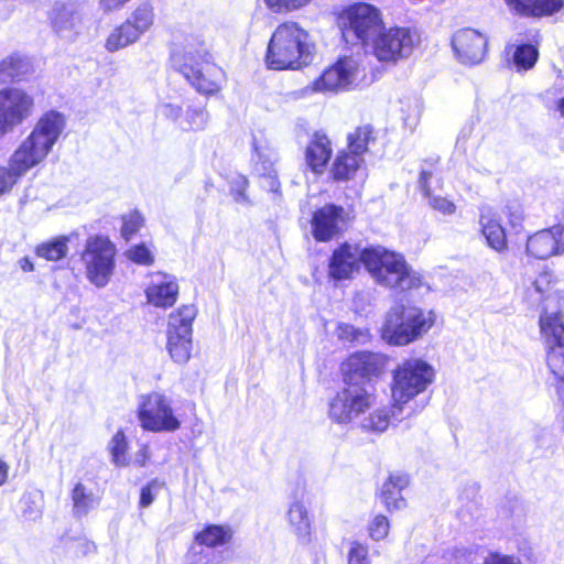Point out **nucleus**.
Wrapping results in <instances>:
<instances>
[{"label": "nucleus", "mask_w": 564, "mask_h": 564, "mask_svg": "<svg viewBox=\"0 0 564 564\" xmlns=\"http://www.w3.org/2000/svg\"><path fill=\"white\" fill-rule=\"evenodd\" d=\"M31 70V64L25 56L12 53L0 61V82L19 83Z\"/></svg>", "instance_id": "nucleus-32"}, {"label": "nucleus", "mask_w": 564, "mask_h": 564, "mask_svg": "<svg viewBox=\"0 0 564 564\" xmlns=\"http://www.w3.org/2000/svg\"><path fill=\"white\" fill-rule=\"evenodd\" d=\"M130 0H99L104 12H112L122 9Z\"/></svg>", "instance_id": "nucleus-51"}, {"label": "nucleus", "mask_w": 564, "mask_h": 564, "mask_svg": "<svg viewBox=\"0 0 564 564\" xmlns=\"http://www.w3.org/2000/svg\"><path fill=\"white\" fill-rule=\"evenodd\" d=\"M126 257L132 263L144 267H150L155 261L151 249L144 242L131 246L126 251Z\"/></svg>", "instance_id": "nucleus-43"}, {"label": "nucleus", "mask_w": 564, "mask_h": 564, "mask_svg": "<svg viewBox=\"0 0 564 564\" xmlns=\"http://www.w3.org/2000/svg\"><path fill=\"white\" fill-rule=\"evenodd\" d=\"M354 217L336 204H325L316 208L311 217V231L318 242H328L341 235Z\"/></svg>", "instance_id": "nucleus-17"}, {"label": "nucleus", "mask_w": 564, "mask_h": 564, "mask_svg": "<svg viewBox=\"0 0 564 564\" xmlns=\"http://www.w3.org/2000/svg\"><path fill=\"white\" fill-rule=\"evenodd\" d=\"M9 476V465L0 458V486L7 482Z\"/></svg>", "instance_id": "nucleus-53"}, {"label": "nucleus", "mask_w": 564, "mask_h": 564, "mask_svg": "<svg viewBox=\"0 0 564 564\" xmlns=\"http://www.w3.org/2000/svg\"><path fill=\"white\" fill-rule=\"evenodd\" d=\"M433 173L431 171L422 170L419 176V185L423 196L427 199V205L434 210L444 216H452L456 213L457 206L454 200L446 196L436 195L431 186Z\"/></svg>", "instance_id": "nucleus-29"}, {"label": "nucleus", "mask_w": 564, "mask_h": 564, "mask_svg": "<svg viewBox=\"0 0 564 564\" xmlns=\"http://www.w3.org/2000/svg\"><path fill=\"white\" fill-rule=\"evenodd\" d=\"M140 458L138 459V464L141 467H144L150 460V455L147 446H143L139 452Z\"/></svg>", "instance_id": "nucleus-54"}, {"label": "nucleus", "mask_w": 564, "mask_h": 564, "mask_svg": "<svg viewBox=\"0 0 564 564\" xmlns=\"http://www.w3.org/2000/svg\"><path fill=\"white\" fill-rule=\"evenodd\" d=\"M525 252L539 260L564 254V239L553 226H550L528 237Z\"/></svg>", "instance_id": "nucleus-23"}, {"label": "nucleus", "mask_w": 564, "mask_h": 564, "mask_svg": "<svg viewBox=\"0 0 564 564\" xmlns=\"http://www.w3.org/2000/svg\"><path fill=\"white\" fill-rule=\"evenodd\" d=\"M366 247L344 241L339 243L328 259V278L333 281L351 280L361 265L366 268Z\"/></svg>", "instance_id": "nucleus-18"}, {"label": "nucleus", "mask_w": 564, "mask_h": 564, "mask_svg": "<svg viewBox=\"0 0 564 564\" xmlns=\"http://www.w3.org/2000/svg\"><path fill=\"white\" fill-rule=\"evenodd\" d=\"M375 141L376 134L371 124L358 126L347 135V148L345 150L364 158L369 150V143Z\"/></svg>", "instance_id": "nucleus-35"}, {"label": "nucleus", "mask_w": 564, "mask_h": 564, "mask_svg": "<svg viewBox=\"0 0 564 564\" xmlns=\"http://www.w3.org/2000/svg\"><path fill=\"white\" fill-rule=\"evenodd\" d=\"M560 279L556 273L544 265L541 271L523 289V301L532 307H542L546 310L549 301H554L560 306L564 301V293L560 290Z\"/></svg>", "instance_id": "nucleus-19"}, {"label": "nucleus", "mask_w": 564, "mask_h": 564, "mask_svg": "<svg viewBox=\"0 0 564 564\" xmlns=\"http://www.w3.org/2000/svg\"><path fill=\"white\" fill-rule=\"evenodd\" d=\"M410 484V477L405 473H392L388 476L379 494L380 500L388 512L400 510L406 506L402 490Z\"/></svg>", "instance_id": "nucleus-26"}, {"label": "nucleus", "mask_w": 564, "mask_h": 564, "mask_svg": "<svg viewBox=\"0 0 564 564\" xmlns=\"http://www.w3.org/2000/svg\"><path fill=\"white\" fill-rule=\"evenodd\" d=\"M539 329L546 366L555 378L560 415L564 421V313L560 308L555 312L541 313Z\"/></svg>", "instance_id": "nucleus-5"}, {"label": "nucleus", "mask_w": 564, "mask_h": 564, "mask_svg": "<svg viewBox=\"0 0 564 564\" xmlns=\"http://www.w3.org/2000/svg\"><path fill=\"white\" fill-rule=\"evenodd\" d=\"M19 265L23 272L34 271V264L29 257H23L19 260Z\"/></svg>", "instance_id": "nucleus-52"}, {"label": "nucleus", "mask_w": 564, "mask_h": 564, "mask_svg": "<svg viewBox=\"0 0 564 564\" xmlns=\"http://www.w3.org/2000/svg\"><path fill=\"white\" fill-rule=\"evenodd\" d=\"M108 449L111 455V460L116 466L122 467L128 465L129 442L123 430H118L113 434L110 440Z\"/></svg>", "instance_id": "nucleus-36"}, {"label": "nucleus", "mask_w": 564, "mask_h": 564, "mask_svg": "<svg viewBox=\"0 0 564 564\" xmlns=\"http://www.w3.org/2000/svg\"><path fill=\"white\" fill-rule=\"evenodd\" d=\"M480 234L487 245L497 252H505L509 248L507 231L502 226L501 216L491 207H482L479 212Z\"/></svg>", "instance_id": "nucleus-24"}, {"label": "nucleus", "mask_w": 564, "mask_h": 564, "mask_svg": "<svg viewBox=\"0 0 564 564\" xmlns=\"http://www.w3.org/2000/svg\"><path fill=\"white\" fill-rule=\"evenodd\" d=\"M354 79V67L347 57H339L311 84L314 93H337L347 89Z\"/></svg>", "instance_id": "nucleus-21"}, {"label": "nucleus", "mask_w": 564, "mask_h": 564, "mask_svg": "<svg viewBox=\"0 0 564 564\" xmlns=\"http://www.w3.org/2000/svg\"><path fill=\"white\" fill-rule=\"evenodd\" d=\"M145 296L149 304L169 308L177 301L178 285L174 281L152 283L145 289Z\"/></svg>", "instance_id": "nucleus-31"}, {"label": "nucleus", "mask_w": 564, "mask_h": 564, "mask_svg": "<svg viewBox=\"0 0 564 564\" xmlns=\"http://www.w3.org/2000/svg\"><path fill=\"white\" fill-rule=\"evenodd\" d=\"M507 50L511 52L507 62L509 65L513 66L517 72H528L532 69L540 56L538 42L509 45Z\"/></svg>", "instance_id": "nucleus-30"}, {"label": "nucleus", "mask_w": 564, "mask_h": 564, "mask_svg": "<svg viewBox=\"0 0 564 564\" xmlns=\"http://www.w3.org/2000/svg\"><path fill=\"white\" fill-rule=\"evenodd\" d=\"M364 158L340 149L335 154L328 170V178L333 183H347L352 181L364 164Z\"/></svg>", "instance_id": "nucleus-27"}, {"label": "nucleus", "mask_w": 564, "mask_h": 564, "mask_svg": "<svg viewBox=\"0 0 564 564\" xmlns=\"http://www.w3.org/2000/svg\"><path fill=\"white\" fill-rule=\"evenodd\" d=\"M344 387L332 398L328 408L329 417L339 424L369 412L376 403V391H369L364 383L343 380Z\"/></svg>", "instance_id": "nucleus-8"}, {"label": "nucleus", "mask_w": 564, "mask_h": 564, "mask_svg": "<svg viewBox=\"0 0 564 564\" xmlns=\"http://www.w3.org/2000/svg\"><path fill=\"white\" fill-rule=\"evenodd\" d=\"M313 0H263L267 9L275 14H286L303 9Z\"/></svg>", "instance_id": "nucleus-42"}, {"label": "nucleus", "mask_w": 564, "mask_h": 564, "mask_svg": "<svg viewBox=\"0 0 564 564\" xmlns=\"http://www.w3.org/2000/svg\"><path fill=\"white\" fill-rule=\"evenodd\" d=\"M68 241L69 238L67 236H56L50 240L36 245L34 248V253L36 257L46 261L57 262L67 256Z\"/></svg>", "instance_id": "nucleus-34"}, {"label": "nucleus", "mask_w": 564, "mask_h": 564, "mask_svg": "<svg viewBox=\"0 0 564 564\" xmlns=\"http://www.w3.org/2000/svg\"><path fill=\"white\" fill-rule=\"evenodd\" d=\"M164 486V482L158 478L151 479L140 490L139 508L144 509L153 503L158 490Z\"/></svg>", "instance_id": "nucleus-44"}, {"label": "nucleus", "mask_w": 564, "mask_h": 564, "mask_svg": "<svg viewBox=\"0 0 564 564\" xmlns=\"http://www.w3.org/2000/svg\"><path fill=\"white\" fill-rule=\"evenodd\" d=\"M416 42V33L412 29L384 25L368 48L379 62L397 64L411 55Z\"/></svg>", "instance_id": "nucleus-12"}, {"label": "nucleus", "mask_w": 564, "mask_h": 564, "mask_svg": "<svg viewBox=\"0 0 564 564\" xmlns=\"http://www.w3.org/2000/svg\"><path fill=\"white\" fill-rule=\"evenodd\" d=\"M154 23V9L151 3L142 2L131 14L115 26L105 41V48L115 53L138 42Z\"/></svg>", "instance_id": "nucleus-15"}, {"label": "nucleus", "mask_w": 564, "mask_h": 564, "mask_svg": "<svg viewBox=\"0 0 564 564\" xmlns=\"http://www.w3.org/2000/svg\"><path fill=\"white\" fill-rule=\"evenodd\" d=\"M177 72L200 95H218L227 84V74L219 66L213 53L199 34H187L184 39V54Z\"/></svg>", "instance_id": "nucleus-2"}, {"label": "nucleus", "mask_w": 564, "mask_h": 564, "mask_svg": "<svg viewBox=\"0 0 564 564\" xmlns=\"http://www.w3.org/2000/svg\"><path fill=\"white\" fill-rule=\"evenodd\" d=\"M333 153L330 137L323 130L314 131L304 149L306 167L315 176L323 175L330 163Z\"/></svg>", "instance_id": "nucleus-22"}, {"label": "nucleus", "mask_w": 564, "mask_h": 564, "mask_svg": "<svg viewBox=\"0 0 564 564\" xmlns=\"http://www.w3.org/2000/svg\"><path fill=\"white\" fill-rule=\"evenodd\" d=\"M166 110H167V117L170 118H173V119H176L180 115V111H181V108L180 107H176V106H173V105H166Z\"/></svg>", "instance_id": "nucleus-55"}, {"label": "nucleus", "mask_w": 564, "mask_h": 564, "mask_svg": "<svg viewBox=\"0 0 564 564\" xmlns=\"http://www.w3.org/2000/svg\"><path fill=\"white\" fill-rule=\"evenodd\" d=\"M482 564H521L513 555L501 554L499 552H490L484 560Z\"/></svg>", "instance_id": "nucleus-49"}, {"label": "nucleus", "mask_w": 564, "mask_h": 564, "mask_svg": "<svg viewBox=\"0 0 564 564\" xmlns=\"http://www.w3.org/2000/svg\"><path fill=\"white\" fill-rule=\"evenodd\" d=\"M366 270L380 284L399 289L411 276L404 257L381 246L366 247Z\"/></svg>", "instance_id": "nucleus-9"}, {"label": "nucleus", "mask_w": 564, "mask_h": 564, "mask_svg": "<svg viewBox=\"0 0 564 564\" xmlns=\"http://www.w3.org/2000/svg\"><path fill=\"white\" fill-rule=\"evenodd\" d=\"M249 186V181L243 175H238L232 182L230 192L236 199H246V192Z\"/></svg>", "instance_id": "nucleus-50"}, {"label": "nucleus", "mask_w": 564, "mask_h": 564, "mask_svg": "<svg viewBox=\"0 0 564 564\" xmlns=\"http://www.w3.org/2000/svg\"><path fill=\"white\" fill-rule=\"evenodd\" d=\"M336 336L343 343L354 344L360 341L366 333L350 324L340 323L336 327Z\"/></svg>", "instance_id": "nucleus-45"}, {"label": "nucleus", "mask_w": 564, "mask_h": 564, "mask_svg": "<svg viewBox=\"0 0 564 564\" xmlns=\"http://www.w3.org/2000/svg\"><path fill=\"white\" fill-rule=\"evenodd\" d=\"M66 126L63 113L43 112L29 135L11 154L8 165H0V197L9 195L21 177L42 163L58 141Z\"/></svg>", "instance_id": "nucleus-1"}, {"label": "nucleus", "mask_w": 564, "mask_h": 564, "mask_svg": "<svg viewBox=\"0 0 564 564\" xmlns=\"http://www.w3.org/2000/svg\"><path fill=\"white\" fill-rule=\"evenodd\" d=\"M368 547L358 541L350 544L348 564H369Z\"/></svg>", "instance_id": "nucleus-47"}, {"label": "nucleus", "mask_w": 564, "mask_h": 564, "mask_svg": "<svg viewBox=\"0 0 564 564\" xmlns=\"http://www.w3.org/2000/svg\"><path fill=\"white\" fill-rule=\"evenodd\" d=\"M234 529L229 524L207 523L194 534V542L207 549H217L231 543Z\"/></svg>", "instance_id": "nucleus-28"}, {"label": "nucleus", "mask_w": 564, "mask_h": 564, "mask_svg": "<svg viewBox=\"0 0 564 564\" xmlns=\"http://www.w3.org/2000/svg\"><path fill=\"white\" fill-rule=\"evenodd\" d=\"M73 543V553L76 557H86L97 552V545L87 536H75L70 539Z\"/></svg>", "instance_id": "nucleus-46"}, {"label": "nucleus", "mask_w": 564, "mask_h": 564, "mask_svg": "<svg viewBox=\"0 0 564 564\" xmlns=\"http://www.w3.org/2000/svg\"><path fill=\"white\" fill-rule=\"evenodd\" d=\"M503 2L512 14L528 19L549 18L564 8V0H503Z\"/></svg>", "instance_id": "nucleus-25"}, {"label": "nucleus", "mask_w": 564, "mask_h": 564, "mask_svg": "<svg viewBox=\"0 0 564 564\" xmlns=\"http://www.w3.org/2000/svg\"><path fill=\"white\" fill-rule=\"evenodd\" d=\"M555 107L560 115L564 117V97L556 100Z\"/></svg>", "instance_id": "nucleus-56"}, {"label": "nucleus", "mask_w": 564, "mask_h": 564, "mask_svg": "<svg viewBox=\"0 0 564 564\" xmlns=\"http://www.w3.org/2000/svg\"><path fill=\"white\" fill-rule=\"evenodd\" d=\"M432 312L406 310L403 305L392 308L381 328V338L392 346H406L426 334L434 325Z\"/></svg>", "instance_id": "nucleus-7"}, {"label": "nucleus", "mask_w": 564, "mask_h": 564, "mask_svg": "<svg viewBox=\"0 0 564 564\" xmlns=\"http://www.w3.org/2000/svg\"><path fill=\"white\" fill-rule=\"evenodd\" d=\"M381 10L368 2H354L337 14V24L346 43L368 48L384 26Z\"/></svg>", "instance_id": "nucleus-6"}, {"label": "nucleus", "mask_w": 564, "mask_h": 564, "mask_svg": "<svg viewBox=\"0 0 564 564\" xmlns=\"http://www.w3.org/2000/svg\"><path fill=\"white\" fill-rule=\"evenodd\" d=\"M506 217L508 220V225L512 231H514L516 234H520L523 231L524 216L522 212L508 207L506 212Z\"/></svg>", "instance_id": "nucleus-48"}, {"label": "nucleus", "mask_w": 564, "mask_h": 564, "mask_svg": "<svg viewBox=\"0 0 564 564\" xmlns=\"http://www.w3.org/2000/svg\"><path fill=\"white\" fill-rule=\"evenodd\" d=\"M208 113L205 106L199 108H187L182 119L181 128L185 132L203 131L208 123Z\"/></svg>", "instance_id": "nucleus-37"}, {"label": "nucleus", "mask_w": 564, "mask_h": 564, "mask_svg": "<svg viewBox=\"0 0 564 564\" xmlns=\"http://www.w3.org/2000/svg\"><path fill=\"white\" fill-rule=\"evenodd\" d=\"M310 55L307 31L295 21H284L273 31L264 59L270 69H300L308 64Z\"/></svg>", "instance_id": "nucleus-3"}, {"label": "nucleus", "mask_w": 564, "mask_h": 564, "mask_svg": "<svg viewBox=\"0 0 564 564\" xmlns=\"http://www.w3.org/2000/svg\"><path fill=\"white\" fill-rule=\"evenodd\" d=\"M286 518L296 536L308 541L312 533V520L305 505L300 500L293 501L288 509Z\"/></svg>", "instance_id": "nucleus-33"}, {"label": "nucleus", "mask_w": 564, "mask_h": 564, "mask_svg": "<svg viewBox=\"0 0 564 564\" xmlns=\"http://www.w3.org/2000/svg\"><path fill=\"white\" fill-rule=\"evenodd\" d=\"M390 414L391 411H388L386 408L377 409L369 413L361 427L368 432L382 433L390 425Z\"/></svg>", "instance_id": "nucleus-40"}, {"label": "nucleus", "mask_w": 564, "mask_h": 564, "mask_svg": "<svg viewBox=\"0 0 564 564\" xmlns=\"http://www.w3.org/2000/svg\"><path fill=\"white\" fill-rule=\"evenodd\" d=\"M197 310L193 304L181 305L169 316L166 348L177 364H186L192 356L193 322Z\"/></svg>", "instance_id": "nucleus-14"}, {"label": "nucleus", "mask_w": 564, "mask_h": 564, "mask_svg": "<svg viewBox=\"0 0 564 564\" xmlns=\"http://www.w3.org/2000/svg\"><path fill=\"white\" fill-rule=\"evenodd\" d=\"M388 356L369 350L349 354L340 364L339 370L343 380L371 382L379 379L387 370Z\"/></svg>", "instance_id": "nucleus-16"}, {"label": "nucleus", "mask_w": 564, "mask_h": 564, "mask_svg": "<svg viewBox=\"0 0 564 564\" xmlns=\"http://www.w3.org/2000/svg\"><path fill=\"white\" fill-rule=\"evenodd\" d=\"M117 249L108 237L96 235L88 237L80 259L85 264L86 275L97 288L108 284L115 270Z\"/></svg>", "instance_id": "nucleus-11"}, {"label": "nucleus", "mask_w": 564, "mask_h": 564, "mask_svg": "<svg viewBox=\"0 0 564 564\" xmlns=\"http://www.w3.org/2000/svg\"><path fill=\"white\" fill-rule=\"evenodd\" d=\"M433 367L421 358L404 359L392 371L390 383L392 416L400 415L404 406L423 393L434 381Z\"/></svg>", "instance_id": "nucleus-4"}, {"label": "nucleus", "mask_w": 564, "mask_h": 564, "mask_svg": "<svg viewBox=\"0 0 564 564\" xmlns=\"http://www.w3.org/2000/svg\"><path fill=\"white\" fill-rule=\"evenodd\" d=\"M74 513L76 516H85L94 505V496L88 492L82 482H77L70 494Z\"/></svg>", "instance_id": "nucleus-39"}, {"label": "nucleus", "mask_w": 564, "mask_h": 564, "mask_svg": "<svg viewBox=\"0 0 564 564\" xmlns=\"http://www.w3.org/2000/svg\"><path fill=\"white\" fill-rule=\"evenodd\" d=\"M455 57L459 63L474 66L481 63L488 54V37L473 28L457 30L451 40Z\"/></svg>", "instance_id": "nucleus-20"}, {"label": "nucleus", "mask_w": 564, "mask_h": 564, "mask_svg": "<svg viewBox=\"0 0 564 564\" xmlns=\"http://www.w3.org/2000/svg\"><path fill=\"white\" fill-rule=\"evenodd\" d=\"M35 109V98L28 90L15 86L0 88V140L28 121Z\"/></svg>", "instance_id": "nucleus-13"}, {"label": "nucleus", "mask_w": 564, "mask_h": 564, "mask_svg": "<svg viewBox=\"0 0 564 564\" xmlns=\"http://www.w3.org/2000/svg\"><path fill=\"white\" fill-rule=\"evenodd\" d=\"M137 416L142 430L152 433L175 432L182 426L171 400L159 391H150L140 397Z\"/></svg>", "instance_id": "nucleus-10"}, {"label": "nucleus", "mask_w": 564, "mask_h": 564, "mask_svg": "<svg viewBox=\"0 0 564 564\" xmlns=\"http://www.w3.org/2000/svg\"><path fill=\"white\" fill-rule=\"evenodd\" d=\"M120 220V235L124 241H130L144 226V217L137 209L121 215Z\"/></svg>", "instance_id": "nucleus-38"}, {"label": "nucleus", "mask_w": 564, "mask_h": 564, "mask_svg": "<svg viewBox=\"0 0 564 564\" xmlns=\"http://www.w3.org/2000/svg\"><path fill=\"white\" fill-rule=\"evenodd\" d=\"M391 523L382 513L375 514L367 525L368 535L373 541L384 540L390 532Z\"/></svg>", "instance_id": "nucleus-41"}]
</instances>
